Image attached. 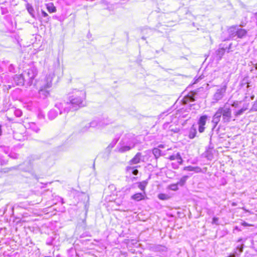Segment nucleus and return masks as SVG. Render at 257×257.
I'll return each mask as SVG.
<instances>
[{
    "label": "nucleus",
    "mask_w": 257,
    "mask_h": 257,
    "mask_svg": "<svg viewBox=\"0 0 257 257\" xmlns=\"http://www.w3.org/2000/svg\"><path fill=\"white\" fill-rule=\"evenodd\" d=\"M53 72L47 74L45 76H41L36 81V87L50 88L52 86V81L54 77Z\"/></svg>",
    "instance_id": "obj_3"
},
{
    "label": "nucleus",
    "mask_w": 257,
    "mask_h": 257,
    "mask_svg": "<svg viewBox=\"0 0 257 257\" xmlns=\"http://www.w3.org/2000/svg\"><path fill=\"white\" fill-rule=\"evenodd\" d=\"M231 109L229 106L225 104L219 107L212 117V122L214 124V127L217 125L221 117L223 122L227 123L231 120Z\"/></svg>",
    "instance_id": "obj_2"
},
{
    "label": "nucleus",
    "mask_w": 257,
    "mask_h": 257,
    "mask_svg": "<svg viewBox=\"0 0 257 257\" xmlns=\"http://www.w3.org/2000/svg\"><path fill=\"white\" fill-rule=\"evenodd\" d=\"M228 32L229 37L231 38L237 36V38L242 39L247 35V31L244 29L240 28L238 26H233L228 29Z\"/></svg>",
    "instance_id": "obj_4"
},
{
    "label": "nucleus",
    "mask_w": 257,
    "mask_h": 257,
    "mask_svg": "<svg viewBox=\"0 0 257 257\" xmlns=\"http://www.w3.org/2000/svg\"><path fill=\"white\" fill-rule=\"evenodd\" d=\"M98 121H101V123L104 125V126L110 123V120H108L107 118H103L101 119H98Z\"/></svg>",
    "instance_id": "obj_29"
},
{
    "label": "nucleus",
    "mask_w": 257,
    "mask_h": 257,
    "mask_svg": "<svg viewBox=\"0 0 257 257\" xmlns=\"http://www.w3.org/2000/svg\"><path fill=\"white\" fill-rule=\"evenodd\" d=\"M37 88L38 89V93L40 97L45 99L50 95V91L48 90V88L41 87H37Z\"/></svg>",
    "instance_id": "obj_9"
},
{
    "label": "nucleus",
    "mask_w": 257,
    "mask_h": 257,
    "mask_svg": "<svg viewBox=\"0 0 257 257\" xmlns=\"http://www.w3.org/2000/svg\"><path fill=\"white\" fill-rule=\"evenodd\" d=\"M252 109L254 110H257V99L253 104Z\"/></svg>",
    "instance_id": "obj_35"
},
{
    "label": "nucleus",
    "mask_w": 257,
    "mask_h": 257,
    "mask_svg": "<svg viewBox=\"0 0 257 257\" xmlns=\"http://www.w3.org/2000/svg\"><path fill=\"white\" fill-rule=\"evenodd\" d=\"M141 161H143L142 159V154L141 153H138L135 157L130 160L129 164L132 165L137 164L140 163Z\"/></svg>",
    "instance_id": "obj_10"
},
{
    "label": "nucleus",
    "mask_w": 257,
    "mask_h": 257,
    "mask_svg": "<svg viewBox=\"0 0 257 257\" xmlns=\"http://www.w3.org/2000/svg\"><path fill=\"white\" fill-rule=\"evenodd\" d=\"M25 127L26 128L31 129L36 133H38L39 131V128L34 122H30L28 123H26V124H25Z\"/></svg>",
    "instance_id": "obj_16"
},
{
    "label": "nucleus",
    "mask_w": 257,
    "mask_h": 257,
    "mask_svg": "<svg viewBox=\"0 0 257 257\" xmlns=\"http://www.w3.org/2000/svg\"><path fill=\"white\" fill-rule=\"evenodd\" d=\"M188 178V176H184L180 179L179 181L177 183V184L181 186H183L185 184Z\"/></svg>",
    "instance_id": "obj_24"
},
{
    "label": "nucleus",
    "mask_w": 257,
    "mask_h": 257,
    "mask_svg": "<svg viewBox=\"0 0 257 257\" xmlns=\"http://www.w3.org/2000/svg\"><path fill=\"white\" fill-rule=\"evenodd\" d=\"M42 14L44 17L47 18V22H48L49 20V17L48 16V15L44 11H42Z\"/></svg>",
    "instance_id": "obj_34"
},
{
    "label": "nucleus",
    "mask_w": 257,
    "mask_h": 257,
    "mask_svg": "<svg viewBox=\"0 0 257 257\" xmlns=\"http://www.w3.org/2000/svg\"><path fill=\"white\" fill-rule=\"evenodd\" d=\"M187 100H189L190 101H195V99L194 98V97L191 95H188L187 97Z\"/></svg>",
    "instance_id": "obj_33"
},
{
    "label": "nucleus",
    "mask_w": 257,
    "mask_h": 257,
    "mask_svg": "<svg viewBox=\"0 0 257 257\" xmlns=\"http://www.w3.org/2000/svg\"><path fill=\"white\" fill-rule=\"evenodd\" d=\"M158 197L160 200H168L169 198V196L167 194L163 193L159 194Z\"/></svg>",
    "instance_id": "obj_25"
},
{
    "label": "nucleus",
    "mask_w": 257,
    "mask_h": 257,
    "mask_svg": "<svg viewBox=\"0 0 257 257\" xmlns=\"http://www.w3.org/2000/svg\"><path fill=\"white\" fill-rule=\"evenodd\" d=\"M58 111L54 109H51L48 113V117L50 119H53L55 118L56 117V116L58 115Z\"/></svg>",
    "instance_id": "obj_19"
},
{
    "label": "nucleus",
    "mask_w": 257,
    "mask_h": 257,
    "mask_svg": "<svg viewBox=\"0 0 257 257\" xmlns=\"http://www.w3.org/2000/svg\"><path fill=\"white\" fill-rule=\"evenodd\" d=\"M253 98H254V96H252L251 97V99H253Z\"/></svg>",
    "instance_id": "obj_45"
},
{
    "label": "nucleus",
    "mask_w": 257,
    "mask_h": 257,
    "mask_svg": "<svg viewBox=\"0 0 257 257\" xmlns=\"http://www.w3.org/2000/svg\"><path fill=\"white\" fill-rule=\"evenodd\" d=\"M177 160H178V162L179 164H182L183 162V160L182 159L181 156H180V158H177Z\"/></svg>",
    "instance_id": "obj_39"
},
{
    "label": "nucleus",
    "mask_w": 257,
    "mask_h": 257,
    "mask_svg": "<svg viewBox=\"0 0 257 257\" xmlns=\"http://www.w3.org/2000/svg\"><path fill=\"white\" fill-rule=\"evenodd\" d=\"M242 224L243 226H248V225H249L247 223H246V222H244L243 223H242Z\"/></svg>",
    "instance_id": "obj_42"
},
{
    "label": "nucleus",
    "mask_w": 257,
    "mask_h": 257,
    "mask_svg": "<svg viewBox=\"0 0 257 257\" xmlns=\"http://www.w3.org/2000/svg\"><path fill=\"white\" fill-rule=\"evenodd\" d=\"M207 119V115L201 116L198 122L199 125L198 130L200 133H203L204 131L205 127L204 125L206 124V120Z\"/></svg>",
    "instance_id": "obj_7"
},
{
    "label": "nucleus",
    "mask_w": 257,
    "mask_h": 257,
    "mask_svg": "<svg viewBox=\"0 0 257 257\" xmlns=\"http://www.w3.org/2000/svg\"><path fill=\"white\" fill-rule=\"evenodd\" d=\"M147 184H148V181H144L139 183L138 187L142 191H143V192H144L146 187L147 186Z\"/></svg>",
    "instance_id": "obj_21"
},
{
    "label": "nucleus",
    "mask_w": 257,
    "mask_h": 257,
    "mask_svg": "<svg viewBox=\"0 0 257 257\" xmlns=\"http://www.w3.org/2000/svg\"><path fill=\"white\" fill-rule=\"evenodd\" d=\"M126 169L128 172L131 173L134 175H137L138 174V170L133 167L127 166Z\"/></svg>",
    "instance_id": "obj_20"
},
{
    "label": "nucleus",
    "mask_w": 257,
    "mask_h": 257,
    "mask_svg": "<svg viewBox=\"0 0 257 257\" xmlns=\"http://www.w3.org/2000/svg\"><path fill=\"white\" fill-rule=\"evenodd\" d=\"M177 158L180 159V154L179 153H177L176 155H173L169 157V159L170 160H177Z\"/></svg>",
    "instance_id": "obj_30"
},
{
    "label": "nucleus",
    "mask_w": 257,
    "mask_h": 257,
    "mask_svg": "<svg viewBox=\"0 0 257 257\" xmlns=\"http://www.w3.org/2000/svg\"><path fill=\"white\" fill-rule=\"evenodd\" d=\"M72 95L69 97L70 102H58L55 104V107L59 111V113L68 112L70 109L75 110L78 107L85 105L86 93L83 90L74 89Z\"/></svg>",
    "instance_id": "obj_1"
},
{
    "label": "nucleus",
    "mask_w": 257,
    "mask_h": 257,
    "mask_svg": "<svg viewBox=\"0 0 257 257\" xmlns=\"http://www.w3.org/2000/svg\"><path fill=\"white\" fill-rule=\"evenodd\" d=\"M254 68L256 70H257V63L255 64Z\"/></svg>",
    "instance_id": "obj_44"
},
{
    "label": "nucleus",
    "mask_w": 257,
    "mask_h": 257,
    "mask_svg": "<svg viewBox=\"0 0 257 257\" xmlns=\"http://www.w3.org/2000/svg\"><path fill=\"white\" fill-rule=\"evenodd\" d=\"M122 142L130 146L131 144H134V148L136 145V139L132 135H127L122 139Z\"/></svg>",
    "instance_id": "obj_8"
},
{
    "label": "nucleus",
    "mask_w": 257,
    "mask_h": 257,
    "mask_svg": "<svg viewBox=\"0 0 257 257\" xmlns=\"http://www.w3.org/2000/svg\"><path fill=\"white\" fill-rule=\"evenodd\" d=\"M47 9L49 13H54L56 11V8L52 3L47 5Z\"/></svg>",
    "instance_id": "obj_22"
},
{
    "label": "nucleus",
    "mask_w": 257,
    "mask_h": 257,
    "mask_svg": "<svg viewBox=\"0 0 257 257\" xmlns=\"http://www.w3.org/2000/svg\"><path fill=\"white\" fill-rule=\"evenodd\" d=\"M236 248L239 250V253H241L243 250L242 245L241 246H238Z\"/></svg>",
    "instance_id": "obj_38"
},
{
    "label": "nucleus",
    "mask_w": 257,
    "mask_h": 257,
    "mask_svg": "<svg viewBox=\"0 0 257 257\" xmlns=\"http://www.w3.org/2000/svg\"><path fill=\"white\" fill-rule=\"evenodd\" d=\"M38 74V70L35 67H31L26 71L24 75L26 76V82H27L30 85H32L34 79Z\"/></svg>",
    "instance_id": "obj_5"
},
{
    "label": "nucleus",
    "mask_w": 257,
    "mask_h": 257,
    "mask_svg": "<svg viewBox=\"0 0 257 257\" xmlns=\"http://www.w3.org/2000/svg\"><path fill=\"white\" fill-rule=\"evenodd\" d=\"M173 168H174V169H177V168H178V166H176V167H173Z\"/></svg>",
    "instance_id": "obj_46"
},
{
    "label": "nucleus",
    "mask_w": 257,
    "mask_h": 257,
    "mask_svg": "<svg viewBox=\"0 0 257 257\" xmlns=\"http://www.w3.org/2000/svg\"><path fill=\"white\" fill-rule=\"evenodd\" d=\"M146 196L145 192L143 193H138L132 196L131 198L137 201H139L145 199Z\"/></svg>",
    "instance_id": "obj_13"
},
{
    "label": "nucleus",
    "mask_w": 257,
    "mask_h": 257,
    "mask_svg": "<svg viewBox=\"0 0 257 257\" xmlns=\"http://www.w3.org/2000/svg\"><path fill=\"white\" fill-rule=\"evenodd\" d=\"M168 125H169V123L164 124V128H167L168 127Z\"/></svg>",
    "instance_id": "obj_43"
},
{
    "label": "nucleus",
    "mask_w": 257,
    "mask_h": 257,
    "mask_svg": "<svg viewBox=\"0 0 257 257\" xmlns=\"http://www.w3.org/2000/svg\"><path fill=\"white\" fill-rule=\"evenodd\" d=\"M226 88L227 83H225L220 89L217 90L213 96V99L216 101L221 99L226 92Z\"/></svg>",
    "instance_id": "obj_6"
},
{
    "label": "nucleus",
    "mask_w": 257,
    "mask_h": 257,
    "mask_svg": "<svg viewBox=\"0 0 257 257\" xmlns=\"http://www.w3.org/2000/svg\"><path fill=\"white\" fill-rule=\"evenodd\" d=\"M91 127H89V123L86 124V125L83 128L84 131H87L88 129L90 128Z\"/></svg>",
    "instance_id": "obj_37"
},
{
    "label": "nucleus",
    "mask_w": 257,
    "mask_h": 257,
    "mask_svg": "<svg viewBox=\"0 0 257 257\" xmlns=\"http://www.w3.org/2000/svg\"><path fill=\"white\" fill-rule=\"evenodd\" d=\"M237 105H238V103L237 102H234L232 104V106L233 107H236L237 106Z\"/></svg>",
    "instance_id": "obj_40"
},
{
    "label": "nucleus",
    "mask_w": 257,
    "mask_h": 257,
    "mask_svg": "<svg viewBox=\"0 0 257 257\" xmlns=\"http://www.w3.org/2000/svg\"><path fill=\"white\" fill-rule=\"evenodd\" d=\"M133 148H134L133 144H131L130 146H128L126 144H123V142H122V145L118 148V152L120 153H124L130 151Z\"/></svg>",
    "instance_id": "obj_11"
},
{
    "label": "nucleus",
    "mask_w": 257,
    "mask_h": 257,
    "mask_svg": "<svg viewBox=\"0 0 257 257\" xmlns=\"http://www.w3.org/2000/svg\"><path fill=\"white\" fill-rule=\"evenodd\" d=\"M101 122V121H98V119L93 120L89 123V127L101 128L104 127V125Z\"/></svg>",
    "instance_id": "obj_14"
},
{
    "label": "nucleus",
    "mask_w": 257,
    "mask_h": 257,
    "mask_svg": "<svg viewBox=\"0 0 257 257\" xmlns=\"http://www.w3.org/2000/svg\"><path fill=\"white\" fill-rule=\"evenodd\" d=\"M183 170L188 171H194L196 173H199L201 172V169L199 167H193L191 166L185 167L183 168Z\"/></svg>",
    "instance_id": "obj_15"
},
{
    "label": "nucleus",
    "mask_w": 257,
    "mask_h": 257,
    "mask_svg": "<svg viewBox=\"0 0 257 257\" xmlns=\"http://www.w3.org/2000/svg\"><path fill=\"white\" fill-rule=\"evenodd\" d=\"M196 128L195 127L194 125H193L189 130L188 135L189 138L190 139H193L196 136Z\"/></svg>",
    "instance_id": "obj_17"
},
{
    "label": "nucleus",
    "mask_w": 257,
    "mask_h": 257,
    "mask_svg": "<svg viewBox=\"0 0 257 257\" xmlns=\"http://www.w3.org/2000/svg\"><path fill=\"white\" fill-rule=\"evenodd\" d=\"M249 85H248V84H247V87L248 88V87H249Z\"/></svg>",
    "instance_id": "obj_47"
},
{
    "label": "nucleus",
    "mask_w": 257,
    "mask_h": 257,
    "mask_svg": "<svg viewBox=\"0 0 257 257\" xmlns=\"http://www.w3.org/2000/svg\"><path fill=\"white\" fill-rule=\"evenodd\" d=\"M14 79L17 82V85H23L26 81V76H25L24 74L16 75Z\"/></svg>",
    "instance_id": "obj_12"
},
{
    "label": "nucleus",
    "mask_w": 257,
    "mask_h": 257,
    "mask_svg": "<svg viewBox=\"0 0 257 257\" xmlns=\"http://www.w3.org/2000/svg\"><path fill=\"white\" fill-rule=\"evenodd\" d=\"M170 130L175 133H178L179 131V129L177 127H175V128H170Z\"/></svg>",
    "instance_id": "obj_36"
},
{
    "label": "nucleus",
    "mask_w": 257,
    "mask_h": 257,
    "mask_svg": "<svg viewBox=\"0 0 257 257\" xmlns=\"http://www.w3.org/2000/svg\"><path fill=\"white\" fill-rule=\"evenodd\" d=\"M247 109V107H243L240 109L235 112V115L236 116H239L241 115L246 109Z\"/></svg>",
    "instance_id": "obj_26"
},
{
    "label": "nucleus",
    "mask_w": 257,
    "mask_h": 257,
    "mask_svg": "<svg viewBox=\"0 0 257 257\" xmlns=\"http://www.w3.org/2000/svg\"><path fill=\"white\" fill-rule=\"evenodd\" d=\"M236 254H237L236 252H235V253L230 254L228 257H235Z\"/></svg>",
    "instance_id": "obj_41"
},
{
    "label": "nucleus",
    "mask_w": 257,
    "mask_h": 257,
    "mask_svg": "<svg viewBox=\"0 0 257 257\" xmlns=\"http://www.w3.org/2000/svg\"><path fill=\"white\" fill-rule=\"evenodd\" d=\"M218 220H219L218 218H217V217H213V219H212V223L213 224L217 225L218 224Z\"/></svg>",
    "instance_id": "obj_32"
},
{
    "label": "nucleus",
    "mask_w": 257,
    "mask_h": 257,
    "mask_svg": "<svg viewBox=\"0 0 257 257\" xmlns=\"http://www.w3.org/2000/svg\"><path fill=\"white\" fill-rule=\"evenodd\" d=\"M225 53V49L221 48L218 49L216 51V55L217 58V59L220 60L222 58V56L224 55Z\"/></svg>",
    "instance_id": "obj_18"
},
{
    "label": "nucleus",
    "mask_w": 257,
    "mask_h": 257,
    "mask_svg": "<svg viewBox=\"0 0 257 257\" xmlns=\"http://www.w3.org/2000/svg\"><path fill=\"white\" fill-rule=\"evenodd\" d=\"M27 10H28L29 13L30 14V15L33 18H35L34 10L33 7L31 5L28 4L27 6Z\"/></svg>",
    "instance_id": "obj_23"
},
{
    "label": "nucleus",
    "mask_w": 257,
    "mask_h": 257,
    "mask_svg": "<svg viewBox=\"0 0 257 257\" xmlns=\"http://www.w3.org/2000/svg\"><path fill=\"white\" fill-rule=\"evenodd\" d=\"M177 183L172 184L169 186L168 188L173 191H176L178 189Z\"/></svg>",
    "instance_id": "obj_28"
},
{
    "label": "nucleus",
    "mask_w": 257,
    "mask_h": 257,
    "mask_svg": "<svg viewBox=\"0 0 257 257\" xmlns=\"http://www.w3.org/2000/svg\"><path fill=\"white\" fill-rule=\"evenodd\" d=\"M161 150L158 148H154L153 150V153L156 158H158L161 155Z\"/></svg>",
    "instance_id": "obj_27"
},
{
    "label": "nucleus",
    "mask_w": 257,
    "mask_h": 257,
    "mask_svg": "<svg viewBox=\"0 0 257 257\" xmlns=\"http://www.w3.org/2000/svg\"><path fill=\"white\" fill-rule=\"evenodd\" d=\"M14 113L17 117H20L22 114V111L20 109H16L14 111Z\"/></svg>",
    "instance_id": "obj_31"
}]
</instances>
